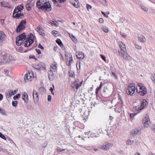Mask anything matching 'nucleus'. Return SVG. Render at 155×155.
I'll return each mask as SVG.
<instances>
[{"label":"nucleus","mask_w":155,"mask_h":155,"mask_svg":"<svg viewBox=\"0 0 155 155\" xmlns=\"http://www.w3.org/2000/svg\"><path fill=\"white\" fill-rule=\"evenodd\" d=\"M26 34L23 33L19 35L17 38L16 40V43L17 45L20 46L25 39L24 42V46L25 47H28L30 46L34 42V37L33 34L30 33L29 35L27 36L26 38Z\"/></svg>","instance_id":"nucleus-1"},{"label":"nucleus","mask_w":155,"mask_h":155,"mask_svg":"<svg viewBox=\"0 0 155 155\" xmlns=\"http://www.w3.org/2000/svg\"><path fill=\"white\" fill-rule=\"evenodd\" d=\"M118 44L121 50V51H118L120 56H123V57L125 60H130V58L126 52L125 45L120 41L118 42Z\"/></svg>","instance_id":"nucleus-2"},{"label":"nucleus","mask_w":155,"mask_h":155,"mask_svg":"<svg viewBox=\"0 0 155 155\" xmlns=\"http://www.w3.org/2000/svg\"><path fill=\"white\" fill-rule=\"evenodd\" d=\"M147 104V101L146 100L143 99L142 101H140L138 104H137L135 106V109L137 111L141 110L146 108Z\"/></svg>","instance_id":"nucleus-3"},{"label":"nucleus","mask_w":155,"mask_h":155,"mask_svg":"<svg viewBox=\"0 0 155 155\" xmlns=\"http://www.w3.org/2000/svg\"><path fill=\"white\" fill-rule=\"evenodd\" d=\"M26 23L25 20H23L21 21L16 29V31L17 33H20L21 30L25 28Z\"/></svg>","instance_id":"nucleus-4"},{"label":"nucleus","mask_w":155,"mask_h":155,"mask_svg":"<svg viewBox=\"0 0 155 155\" xmlns=\"http://www.w3.org/2000/svg\"><path fill=\"white\" fill-rule=\"evenodd\" d=\"M40 8L42 10L45 9V11H47L48 12H50L51 9V5L49 1L45 2L42 6Z\"/></svg>","instance_id":"nucleus-5"},{"label":"nucleus","mask_w":155,"mask_h":155,"mask_svg":"<svg viewBox=\"0 0 155 155\" xmlns=\"http://www.w3.org/2000/svg\"><path fill=\"white\" fill-rule=\"evenodd\" d=\"M141 84L140 85H138V87H139V89L141 91H139L137 89V92L141 96H144L147 93V90L146 88L143 86H141Z\"/></svg>","instance_id":"nucleus-6"},{"label":"nucleus","mask_w":155,"mask_h":155,"mask_svg":"<svg viewBox=\"0 0 155 155\" xmlns=\"http://www.w3.org/2000/svg\"><path fill=\"white\" fill-rule=\"evenodd\" d=\"M113 144L109 142L104 143L103 144L99 146V147L104 150H108L113 146Z\"/></svg>","instance_id":"nucleus-7"},{"label":"nucleus","mask_w":155,"mask_h":155,"mask_svg":"<svg viewBox=\"0 0 155 155\" xmlns=\"http://www.w3.org/2000/svg\"><path fill=\"white\" fill-rule=\"evenodd\" d=\"M2 54L3 56V58L4 59V60L5 61V63H10L11 61L13 60V58L10 54L5 53H4V54Z\"/></svg>","instance_id":"nucleus-8"},{"label":"nucleus","mask_w":155,"mask_h":155,"mask_svg":"<svg viewBox=\"0 0 155 155\" xmlns=\"http://www.w3.org/2000/svg\"><path fill=\"white\" fill-rule=\"evenodd\" d=\"M78 81H75L73 83L71 84V87L74 90L75 88L77 90L81 86L82 82L79 83L78 80Z\"/></svg>","instance_id":"nucleus-9"},{"label":"nucleus","mask_w":155,"mask_h":155,"mask_svg":"<svg viewBox=\"0 0 155 155\" xmlns=\"http://www.w3.org/2000/svg\"><path fill=\"white\" fill-rule=\"evenodd\" d=\"M143 122L145 127H148L150 121L148 116L144 118L143 120Z\"/></svg>","instance_id":"nucleus-10"},{"label":"nucleus","mask_w":155,"mask_h":155,"mask_svg":"<svg viewBox=\"0 0 155 155\" xmlns=\"http://www.w3.org/2000/svg\"><path fill=\"white\" fill-rule=\"evenodd\" d=\"M6 37L3 31H0V45H2V42L5 40Z\"/></svg>","instance_id":"nucleus-11"},{"label":"nucleus","mask_w":155,"mask_h":155,"mask_svg":"<svg viewBox=\"0 0 155 155\" xmlns=\"http://www.w3.org/2000/svg\"><path fill=\"white\" fill-rule=\"evenodd\" d=\"M14 95V94L13 93V91L12 90H8L5 93L6 97L8 100V98H10L12 95Z\"/></svg>","instance_id":"nucleus-12"},{"label":"nucleus","mask_w":155,"mask_h":155,"mask_svg":"<svg viewBox=\"0 0 155 155\" xmlns=\"http://www.w3.org/2000/svg\"><path fill=\"white\" fill-rule=\"evenodd\" d=\"M33 94L35 103L36 104L39 99L38 93L35 90H34Z\"/></svg>","instance_id":"nucleus-13"},{"label":"nucleus","mask_w":155,"mask_h":155,"mask_svg":"<svg viewBox=\"0 0 155 155\" xmlns=\"http://www.w3.org/2000/svg\"><path fill=\"white\" fill-rule=\"evenodd\" d=\"M135 90V87L132 88H127L126 91V92L128 95H132L134 93Z\"/></svg>","instance_id":"nucleus-14"},{"label":"nucleus","mask_w":155,"mask_h":155,"mask_svg":"<svg viewBox=\"0 0 155 155\" xmlns=\"http://www.w3.org/2000/svg\"><path fill=\"white\" fill-rule=\"evenodd\" d=\"M37 31L40 34V35H41L42 37L45 36V33L43 31L44 30L42 29L40 27L38 26L36 29Z\"/></svg>","instance_id":"nucleus-15"},{"label":"nucleus","mask_w":155,"mask_h":155,"mask_svg":"<svg viewBox=\"0 0 155 155\" xmlns=\"http://www.w3.org/2000/svg\"><path fill=\"white\" fill-rule=\"evenodd\" d=\"M76 56L77 58L79 59H83L84 58V53L82 52H77Z\"/></svg>","instance_id":"nucleus-16"},{"label":"nucleus","mask_w":155,"mask_h":155,"mask_svg":"<svg viewBox=\"0 0 155 155\" xmlns=\"http://www.w3.org/2000/svg\"><path fill=\"white\" fill-rule=\"evenodd\" d=\"M1 5L2 6L5 8H11V6L8 2H1Z\"/></svg>","instance_id":"nucleus-17"},{"label":"nucleus","mask_w":155,"mask_h":155,"mask_svg":"<svg viewBox=\"0 0 155 155\" xmlns=\"http://www.w3.org/2000/svg\"><path fill=\"white\" fill-rule=\"evenodd\" d=\"M56 43L60 46L61 49L62 50H64L65 49V47L63 45L60 39L57 38L56 41Z\"/></svg>","instance_id":"nucleus-18"},{"label":"nucleus","mask_w":155,"mask_h":155,"mask_svg":"<svg viewBox=\"0 0 155 155\" xmlns=\"http://www.w3.org/2000/svg\"><path fill=\"white\" fill-rule=\"evenodd\" d=\"M138 38L139 41L141 42L144 43L146 41V39L144 37L141 35H138Z\"/></svg>","instance_id":"nucleus-19"},{"label":"nucleus","mask_w":155,"mask_h":155,"mask_svg":"<svg viewBox=\"0 0 155 155\" xmlns=\"http://www.w3.org/2000/svg\"><path fill=\"white\" fill-rule=\"evenodd\" d=\"M54 74L53 72L50 70L48 73V77L50 80H52L53 79Z\"/></svg>","instance_id":"nucleus-20"},{"label":"nucleus","mask_w":155,"mask_h":155,"mask_svg":"<svg viewBox=\"0 0 155 155\" xmlns=\"http://www.w3.org/2000/svg\"><path fill=\"white\" fill-rule=\"evenodd\" d=\"M22 98L25 102H27L28 100V97L27 93L25 92H24L22 95Z\"/></svg>","instance_id":"nucleus-21"},{"label":"nucleus","mask_w":155,"mask_h":155,"mask_svg":"<svg viewBox=\"0 0 155 155\" xmlns=\"http://www.w3.org/2000/svg\"><path fill=\"white\" fill-rule=\"evenodd\" d=\"M25 78L29 81H31V79L32 78V76L30 75V73H28L26 74L24 76L25 80Z\"/></svg>","instance_id":"nucleus-22"},{"label":"nucleus","mask_w":155,"mask_h":155,"mask_svg":"<svg viewBox=\"0 0 155 155\" xmlns=\"http://www.w3.org/2000/svg\"><path fill=\"white\" fill-rule=\"evenodd\" d=\"M24 16V14L23 13H18L16 14L14 16V18H15L17 19H19L20 18L21 16Z\"/></svg>","instance_id":"nucleus-23"},{"label":"nucleus","mask_w":155,"mask_h":155,"mask_svg":"<svg viewBox=\"0 0 155 155\" xmlns=\"http://www.w3.org/2000/svg\"><path fill=\"white\" fill-rule=\"evenodd\" d=\"M140 130L138 129H135L134 130L132 131L131 133V134L132 136H134L135 135L137 134L140 131Z\"/></svg>","instance_id":"nucleus-24"},{"label":"nucleus","mask_w":155,"mask_h":155,"mask_svg":"<svg viewBox=\"0 0 155 155\" xmlns=\"http://www.w3.org/2000/svg\"><path fill=\"white\" fill-rule=\"evenodd\" d=\"M40 93L42 94H45L46 92L45 89L43 87H40L39 90Z\"/></svg>","instance_id":"nucleus-25"},{"label":"nucleus","mask_w":155,"mask_h":155,"mask_svg":"<svg viewBox=\"0 0 155 155\" xmlns=\"http://www.w3.org/2000/svg\"><path fill=\"white\" fill-rule=\"evenodd\" d=\"M65 56L66 58V60L67 59V58H68V59H69L72 58L71 54L68 52H65Z\"/></svg>","instance_id":"nucleus-26"},{"label":"nucleus","mask_w":155,"mask_h":155,"mask_svg":"<svg viewBox=\"0 0 155 155\" xmlns=\"http://www.w3.org/2000/svg\"><path fill=\"white\" fill-rule=\"evenodd\" d=\"M69 59V60L68 58H67L66 61V64L67 65L69 66L71 65L72 62L73 61L72 58Z\"/></svg>","instance_id":"nucleus-27"},{"label":"nucleus","mask_w":155,"mask_h":155,"mask_svg":"<svg viewBox=\"0 0 155 155\" xmlns=\"http://www.w3.org/2000/svg\"><path fill=\"white\" fill-rule=\"evenodd\" d=\"M75 1L76 3H72V5L76 8H78L79 6V1L78 0H75Z\"/></svg>","instance_id":"nucleus-28"},{"label":"nucleus","mask_w":155,"mask_h":155,"mask_svg":"<svg viewBox=\"0 0 155 155\" xmlns=\"http://www.w3.org/2000/svg\"><path fill=\"white\" fill-rule=\"evenodd\" d=\"M18 7H19V6H18L17 7H16L15 8L13 13V17H14L15 14H16L17 13H18L19 12H18Z\"/></svg>","instance_id":"nucleus-29"},{"label":"nucleus","mask_w":155,"mask_h":155,"mask_svg":"<svg viewBox=\"0 0 155 155\" xmlns=\"http://www.w3.org/2000/svg\"><path fill=\"white\" fill-rule=\"evenodd\" d=\"M48 23L51 25H54L56 26H57V23H58V22L57 21H56L55 20L54 21H49Z\"/></svg>","instance_id":"nucleus-30"},{"label":"nucleus","mask_w":155,"mask_h":155,"mask_svg":"<svg viewBox=\"0 0 155 155\" xmlns=\"http://www.w3.org/2000/svg\"><path fill=\"white\" fill-rule=\"evenodd\" d=\"M102 83L101 82L100 85V86L99 87H98L96 89V90L95 91V93L96 94H97L98 93V91L99 90H100V89L101 88V86H102Z\"/></svg>","instance_id":"nucleus-31"},{"label":"nucleus","mask_w":155,"mask_h":155,"mask_svg":"<svg viewBox=\"0 0 155 155\" xmlns=\"http://www.w3.org/2000/svg\"><path fill=\"white\" fill-rule=\"evenodd\" d=\"M30 3H27L26 5V9L28 11H30L31 9V8L30 6Z\"/></svg>","instance_id":"nucleus-32"},{"label":"nucleus","mask_w":155,"mask_h":155,"mask_svg":"<svg viewBox=\"0 0 155 155\" xmlns=\"http://www.w3.org/2000/svg\"><path fill=\"white\" fill-rule=\"evenodd\" d=\"M0 113L2 115H6V114H5V111L1 107H0Z\"/></svg>","instance_id":"nucleus-33"},{"label":"nucleus","mask_w":155,"mask_h":155,"mask_svg":"<svg viewBox=\"0 0 155 155\" xmlns=\"http://www.w3.org/2000/svg\"><path fill=\"white\" fill-rule=\"evenodd\" d=\"M38 4H37V1L36 3V6L38 9H41V8H40V7H41V6H42V5H43L44 4H42L41 3H38Z\"/></svg>","instance_id":"nucleus-34"},{"label":"nucleus","mask_w":155,"mask_h":155,"mask_svg":"<svg viewBox=\"0 0 155 155\" xmlns=\"http://www.w3.org/2000/svg\"><path fill=\"white\" fill-rule=\"evenodd\" d=\"M20 94H16L13 97V99L14 100H16L17 99H18V98H20Z\"/></svg>","instance_id":"nucleus-35"},{"label":"nucleus","mask_w":155,"mask_h":155,"mask_svg":"<svg viewBox=\"0 0 155 155\" xmlns=\"http://www.w3.org/2000/svg\"><path fill=\"white\" fill-rule=\"evenodd\" d=\"M135 87V84L133 83L130 84L128 87V88H132Z\"/></svg>","instance_id":"nucleus-36"},{"label":"nucleus","mask_w":155,"mask_h":155,"mask_svg":"<svg viewBox=\"0 0 155 155\" xmlns=\"http://www.w3.org/2000/svg\"><path fill=\"white\" fill-rule=\"evenodd\" d=\"M23 6L22 4L21 5L19 6V7H18V12H21V11L23 9Z\"/></svg>","instance_id":"nucleus-37"},{"label":"nucleus","mask_w":155,"mask_h":155,"mask_svg":"<svg viewBox=\"0 0 155 155\" xmlns=\"http://www.w3.org/2000/svg\"><path fill=\"white\" fill-rule=\"evenodd\" d=\"M33 67L38 70H40L41 69V67L38 65H33Z\"/></svg>","instance_id":"nucleus-38"},{"label":"nucleus","mask_w":155,"mask_h":155,"mask_svg":"<svg viewBox=\"0 0 155 155\" xmlns=\"http://www.w3.org/2000/svg\"><path fill=\"white\" fill-rule=\"evenodd\" d=\"M101 2L103 4L104 6H106L107 5V3L106 2V0H103L101 1Z\"/></svg>","instance_id":"nucleus-39"},{"label":"nucleus","mask_w":155,"mask_h":155,"mask_svg":"<svg viewBox=\"0 0 155 155\" xmlns=\"http://www.w3.org/2000/svg\"><path fill=\"white\" fill-rule=\"evenodd\" d=\"M102 30L105 33H107L108 31V29L106 27H103L102 28Z\"/></svg>","instance_id":"nucleus-40"},{"label":"nucleus","mask_w":155,"mask_h":155,"mask_svg":"<svg viewBox=\"0 0 155 155\" xmlns=\"http://www.w3.org/2000/svg\"><path fill=\"white\" fill-rule=\"evenodd\" d=\"M18 102L17 101H13L12 103V105L15 107H16L17 106Z\"/></svg>","instance_id":"nucleus-41"},{"label":"nucleus","mask_w":155,"mask_h":155,"mask_svg":"<svg viewBox=\"0 0 155 155\" xmlns=\"http://www.w3.org/2000/svg\"><path fill=\"white\" fill-rule=\"evenodd\" d=\"M65 150V149H60V148L59 147H58L57 148V151L58 152H61L62 151H64Z\"/></svg>","instance_id":"nucleus-42"},{"label":"nucleus","mask_w":155,"mask_h":155,"mask_svg":"<svg viewBox=\"0 0 155 155\" xmlns=\"http://www.w3.org/2000/svg\"><path fill=\"white\" fill-rule=\"evenodd\" d=\"M127 143L129 145H131L133 144V143L134 141L132 140H131L130 139H128L127 140Z\"/></svg>","instance_id":"nucleus-43"},{"label":"nucleus","mask_w":155,"mask_h":155,"mask_svg":"<svg viewBox=\"0 0 155 155\" xmlns=\"http://www.w3.org/2000/svg\"><path fill=\"white\" fill-rule=\"evenodd\" d=\"M52 34L55 37H56V35L58 34V31H56L53 30L52 31Z\"/></svg>","instance_id":"nucleus-44"},{"label":"nucleus","mask_w":155,"mask_h":155,"mask_svg":"<svg viewBox=\"0 0 155 155\" xmlns=\"http://www.w3.org/2000/svg\"><path fill=\"white\" fill-rule=\"evenodd\" d=\"M0 137L2 139L5 140H6V139L4 135L1 132H0Z\"/></svg>","instance_id":"nucleus-45"},{"label":"nucleus","mask_w":155,"mask_h":155,"mask_svg":"<svg viewBox=\"0 0 155 155\" xmlns=\"http://www.w3.org/2000/svg\"><path fill=\"white\" fill-rule=\"evenodd\" d=\"M93 85H92V87H90L89 89L88 90V93H90V94L91 95L93 94V93H91V92L93 90Z\"/></svg>","instance_id":"nucleus-46"},{"label":"nucleus","mask_w":155,"mask_h":155,"mask_svg":"<svg viewBox=\"0 0 155 155\" xmlns=\"http://www.w3.org/2000/svg\"><path fill=\"white\" fill-rule=\"evenodd\" d=\"M135 48L138 50H141L142 49V47L140 46L139 45L137 44H135Z\"/></svg>","instance_id":"nucleus-47"},{"label":"nucleus","mask_w":155,"mask_h":155,"mask_svg":"<svg viewBox=\"0 0 155 155\" xmlns=\"http://www.w3.org/2000/svg\"><path fill=\"white\" fill-rule=\"evenodd\" d=\"M141 8L144 11H148V8L146 7H145L142 6L141 7Z\"/></svg>","instance_id":"nucleus-48"},{"label":"nucleus","mask_w":155,"mask_h":155,"mask_svg":"<svg viewBox=\"0 0 155 155\" xmlns=\"http://www.w3.org/2000/svg\"><path fill=\"white\" fill-rule=\"evenodd\" d=\"M121 35L123 38H125L127 37V35L124 33H122L121 32H120Z\"/></svg>","instance_id":"nucleus-49"},{"label":"nucleus","mask_w":155,"mask_h":155,"mask_svg":"<svg viewBox=\"0 0 155 155\" xmlns=\"http://www.w3.org/2000/svg\"><path fill=\"white\" fill-rule=\"evenodd\" d=\"M71 38L72 40L74 41H77V39L75 38V37L73 35H72Z\"/></svg>","instance_id":"nucleus-50"},{"label":"nucleus","mask_w":155,"mask_h":155,"mask_svg":"<svg viewBox=\"0 0 155 155\" xmlns=\"http://www.w3.org/2000/svg\"><path fill=\"white\" fill-rule=\"evenodd\" d=\"M45 1H46V0H38L37 1V3H41L42 4H44L45 2Z\"/></svg>","instance_id":"nucleus-51"},{"label":"nucleus","mask_w":155,"mask_h":155,"mask_svg":"<svg viewBox=\"0 0 155 155\" xmlns=\"http://www.w3.org/2000/svg\"><path fill=\"white\" fill-rule=\"evenodd\" d=\"M151 79L155 84V74H154L153 75H152L151 77Z\"/></svg>","instance_id":"nucleus-52"},{"label":"nucleus","mask_w":155,"mask_h":155,"mask_svg":"<svg viewBox=\"0 0 155 155\" xmlns=\"http://www.w3.org/2000/svg\"><path fill=\"white\" fill-rule=\"evenodd\" d=\"M29 58L30 59L31 58L34 59L35 60V61H37V59L36 58L35 56H34V55L31 56V55L29 56Z\"/></svg>","instance_id":"nucleus-53"},{"label":"nucleus","mask_w":155,"mask_h":155,"mask_svg":"<svg viewBox=\"0 0 155 155\" xmlns=\"http://www.w3.org/2000/svg\"><path fill=\"white\" fill-rule=\"evenodd\" d=\"M69 76L71 77H73V74H74V73L72 72H70L69 71Z\"/></svg>","instance_id":"nucleus-54"},{"label":"nucleus","mask_w":155,"mask_h":155,"mask_svg":"<svg viewBox=\"0 0 155 155\" xmlns=\"http://www.w3.org/2000/svg\"><path fill=\"white\" fill-rule=\"evenodd\" d=\"M137 114L135 113H131L130 114V117L131 118H134V117Z\"/></svg>","instance_id":"nucleus-55"},{"label":"nucleus","mask_w":155,"mask_h":155,"mask_svg":"<svg viewBox=\"0 0 155 155\" xmlns=\"http://www.w3.org/2000/svg\"><path fill=\"white\" fill-rule=\"evenodd\" d=\"M101 56L102 59L104 61H106V58L105 57L104 55L102 54L101 55Z\"/></svg>","instance_id":"nucleus-56"},{"label":"nucleus","mask_w":155,"mask_h":155,"mask_svg":"<svg viewBox=\"0 0 155 155\" xmlns=\"http://www.w3.org/2000/svg\"><path fill=\"white\" fill-rule=\"evenodd\" d=\"M38 48L43 50L44 49V47L41 45L40 43H39L38 45Z\"/></svg>","instance_id":"nucleus-57"},{"label":"nucleus","mask_w":155,"mask_h":155,"mask_svg":"<svg viewBox=\"0 0 155 155\" xmlns=\"http://www.w3.org/2000/svg\"><path fill=\"white\" fill-rule=\"evenodd\" d=\"M80 62L79 64H77L76 67L78 70H79L80 68Z\"/></svg>","instance_id":"nucleus-58"},{"label":"nucleus","mask_w":155,"mask_h":155,"mask_svg":"<svg viewBox=\"0 0 155 155\" xmlns=\"http://www.w3.org/2000/svg\"><path fill=\"white\" fill-rule=\"evenodd\" d=\"M35 50H36V52L38 54H41V51L40 49L36 48V49Z\"/></svg>","instance_id":"nucleus-59"},{"label":"nucleus","mask_w":155,"mask_h":155,"mask_svg":"<svg viewBox=\"0 0 155 155\" xmlns=\"http://www.w3.org/2000/svg\"><path fill=\"white\" fill-rule=\"evenodd\" d=\"M86 7L87 9L88 10L89 9H91L92 8L91 6V5H90L89 4H87L86 5Z\"/></svg>","instance_id":"nucleus-60"},{"label":"nucleus","mask_w":155,"mask_h":155,"mask_svg":"<svg viewBox=\"0 0 155 155\" xmlns=\"http://www.w3.org/2000/svg\"><path fill=\"white\" fill-rule=\"evenodd\" d=\"M99 21L101 23H103L104 22V20L102 18H100L99 19Z\"/></svg>","instance_id":"nucleus-61"},{"label":"nucleus","mask_w":155,"mask_h":155,"mask_svg":"<svg viewBox=\"0 0 155 155\" xmlns=\"http://www.w3.org/2000/svg\"><path fill=\"white\" fill-rule=\"evenodd\" d=\"M112 74H113V75L114 76V77H115V78L116 79H117V75H116L115 73L114 72H112Z\"/></svg>","instance_id":"nucleus-62"},{"label":"nucleus","mask_w":155,"mask_h":155,"mask_svg":"<svg viewBox=\"0 0 155 155\" xmlns=\"http://www.w3.org/2000/svg\"><path fill=\"white\" fill-rule=\"evenodd\" d=\"M51 96L50 95H48V101H51Z\"/></svg>","instance_id":"nucleus-63"},{"label":"nucleus","mask_w":155,"mask_h":155,"mask_svg":"<svg viewBox=\"0 0 155 155\" xmlns=\"http://www.w3.org/2000/svg\"><path fill=\"white\" fill-rule=\"evenodd\" d=\"M101 13L102 15H103L104 16L106 17H108V16L107 15H106V14L104 13V12H103V11H101Z\"/></svg>","instance_id":"nucleus-64"}]
</instances>
